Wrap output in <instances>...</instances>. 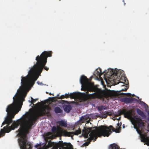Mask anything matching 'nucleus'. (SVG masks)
Segmentation results:
<instances>
[{
    "label": "nucleus",
    "instance_id": "nucleus-36",
    "mask_svg": "<svg viewBox=\"0 0 149 149\" xmlns=\"http://www.w3.org/2000/svg\"><path fill=\"white\" fill-rule=\"evenodd\" d=\"M133 95V96H135V95H134V94L133 95Z\"/></svg>",
    "mask_w": 149,
    "mask_h": 149
},
{
    "label": "nucleus",
    "instance_id": "nucleus-19",
    "mask_svg": "<svg viewBox=\"0 0 149 149\" xmlns=\"http://www.w3.org/2000/svg\"><path fill=\"white\" fill-rule=\"evenodd\" d=\"M57 123L60 126L63 127H66L67 126V123L63 120L58 121L57 122Z\"/></svg>",
    "mask_w": 149,
    "mask_h": 149
},
{
    "label": "nucleus",
    "instance_id": "nucleus-25",
    "mask_svg": "<svg viewBox=\"0 0 149 149\" xmlns=\"http://www.w3.org/2000/svg\"><path fill=\"white\" fill-rule=\"evenodd\" d=\"M65 97V98H68L70 97V94L68 93H65L64 95Z\"/></svg>",
    "mask_w": 149,
    "mask_h": 149
},
{
    "label": "nucleus",
    "instance_id": "nucleus-37",
    "mask_svg": "<svg viewBox=\"0 0 149 149\" xmlns=\"http://www.w3.org/2000/svg\"><path fill=\"white\" fill-rule=\"evenodd\" d=\"M1 135L0 134V137H1Z\"/></svg>",
    "mask_w": 149,
    "mask_h": 149
},
{
    "label": "nucleus",
    "instance_id": "nucleus-1",
    "mask_svg": "<svg viewBox=\"0 0 149 149\" xmlns=\"http://www.w3.org/2000/svg\"><path fill=\"white\" fill-rule=\"evenodd\" d=\"M51 108L48 106H47L42 109L35 113L31 117L25 116L22 118L17 120L16 121H14L11 126L9 127L7 125L6 127L1 129L0 134L2 136L5 134V133L10 132L11 130H14L17 128L20 125V127L17 132H18V135L21 138L19 139V145L23 141H27V134L29 133V130L31 129L32 126L39 118L46 115L50 114L49 111Z\"/></svg>",
    "mask_w": 149,
    "mask_h": 149
},
{
    "label": "nucleus",
    "instance_id": "nucleus-7",
    "mask_svg": "<svg viewBox=\"0 0 149 149\" xmlns=\"http://www.w3.org/2000/svg\"><path fill=\"white\" fill-rule=\"evenodd\" d=\"M104 126H100L98 127H96V130H93L89 134L90 137L87 139L88 142L84 143L83 145L84 146H88L92 140L94 139L93 141H95L97 140L98 137H100L102 136L108 137L109 134L107 133V131L104 129Z\"/></svg>",
    "mask_w": 149,
    "mask_h": 149
},
{
    "label": "nucleus",
    "instance_id": "nucleus-9",
    "mask_svg": "<svg viewBox=\"0 0 149 149\" xmlns=\"http://www.w3.org/2000/svg\"><path fill=\"white\" fill-rule=\"evenodd\" d=\"M81 132V130L80 128H79L78 130H76L75 132H68L66 130L62 131L61 133L62 134L65 136H72V135H77Z\"/></svg>",
    "mask_w": 149,
    "mask_h": 149
},
{
    "label": "nucleus",
    "instance_id": "nucleus-20",
    "mask_svg": "<svg viewBox=\"0 0 149 149\" xmlns=\"http://www.w3.org/2000/svg\"><path fill=\"white\" fill-rule=\"evenodd\" d=\"M54 111L56 113H61L63 111L62 110L58 107H56L54 108Z\"/></svg>",
    "mask_w": 149,
    "mask_h": 149
},
{
    "label": "nucleus",
    "instance_id": "nucleus-21",
    "mask_svg": "<svg viewBox=\"0 0 149 149\" xmlns=\"http://www.w3.org/2000/svg\"><path fill=\"white\" fill-rule=\"evenodd\" d=\"M112 111L111 110H108L105 111L104 112H102V115H107V116H111L112 115Z\"/></svg>",
    "mask_w": 149,
    "mask_h": 149
},
{
    "label": "nucleus",
    "instance_id": "nucleus-16",
    "mask_svg": "<svg viewBox=\"0 0 149 149\" xmlns=\"http://www.w3.org/2000/svg\"><path fill=\"white\" fill-rule=\"evenodd\" d=\"M81 93L79 92H74L70 94V97L71 99L77 98L79 97Z\"/></svg>",
    "mask_w": 149,
    "mask_h": 149
},
{
    "label": "nucleus",
    "instance_id": "nucleus-18",
    "mask_svg": "<svg viewBox=\"0 0 149 149\" xmlns=\"http://www.w3.org/2000/svg\"><path fill=\"white\" fill-rule=\"evenodd\" d=\"M136 111L137 113L143 118H146V115L142 111L138 108L136 109Z\"/></svg>",
    "mask_w": 149,
    "mask_h": 149
},
{
    "label": "nucleus",
    "instance_id": "nucleus-35",
    "mask_svg": "<svg viewBox=\"0 0 149 149\" xmlns=\"http://www.w3.org/2000/svg\"><path fill=\"white\" fill-rule=\"evenodd\" d=\"M61 100L62 101H63V102H65V101H63V100Z\"/></svg>",
    "mask_w": 149,
    "mask_h": 149
},
{
    "label": "nucleus",
    "instance_id": "nucleus-3",
    "mask_svg": "<svg viewBox=\"0 0 149 149\" xmlns=\"http://www.w3.org/2000/svg\"><path fill=\"white\" fill-rule=\"evenodd\" d=\"M21 93V91L18 89L17 92L13 98V103L8 106L6 110L8 116L3 122L1 127L5 124L9 125L13 122L12 119L14 118L15 115L20 110L22 105V102L19 97Z\"/></svg>",
    "mask_w": 149,
    "mask_h": 149
},
{
    "label": "nucleus",
    "instance_id": "nucleus-14",
    "mask_svg": "<svg viewBox=\"0 0 149 149\" xmlns=\"http://www.w3.org/2000/svg\"><path fill=\"white\" fill-rule=\"evenodd\" d=\"M136 99L134 98L124 97L120 99V101L125 103H130L132 102Z\"/></svg>",
    "mask_w": 149,
    "mask_h": 149
},
{
    "label": "nucleus",
    "instance_id": "nucleus-17",
    "mask_svg": "<svg viewBox=\"0 0 149 149\" xmlns=\"http://www.w3.org/2000/svg\"><path fill=\"white\" fill-rule=\"evenodd\" d=\"M63 107L64 111L67 113H69L72 109V107L70 105L64 104Z\"/></svg>",
    "mask_w": 149,
    "mask_h": 149
},
{
    "label": "nucleus",
    "instance_id": "nucleus-24",
    "mask_svg": "<svg viewBox=\"0 0 149 149\" xmlns=\"http://www.w3.org/2000/svg\"><path fill=\"white\" fill-rule=\"evenodd\" d=\"M26 93H24L22 94V96L21 97V98L23 100V101L24 100V97L26 96Z\"/></svg>",
    "mask_w": 149,
    "mask_h": 149
},
{
    "label": "nucleus",
    "instance_id": "nucleus-30",
    "mask_svg": "<svg viewBox=\"0 0 149 149\" xmlns=\"http://www.w3.org/2000/svg\"><path fill=\"white\" fill-rule=\"evenodd\" d=\"M37 83L39 85H41L42 84V83H40L39 81H38L37 82Z\"/></svg>",
    "mask_w": 149,
    "mask_h": 149
},
{
    "label": "nucleus",
    "instance_id": "nucleus-26",
    "mask_svg": "<svg viewBox=\"0 0 149 149\" xmlns=\"http://www.w3.org/2000/svg\"><path fill=\"white\" fill-rule=\"evenodd\" d=\"M58 99H61L65 98V96L64 95H62L61 96L58 97Z\"/></svg>",
    "mask_w": 149,
    "mask_h": 149
},
{
    "label": "nucleus",
    "instance_id": "nucleus-13",
    "mask_svg": "<svg viewBox=\"0 0 149 149\" xmlns=\"http://www.w3.org/2000/svg\"><path fill=\"white\" fill-rule=\"evenodd\" d=\"M109 70L108 71L109 72ZM105 73V74L106 75H110V74H109V72H106L105 71H104L103 72H102V69L100 68H99V69H97L94 72V75L97 76H99V77H100V76L103 74V73Z\"/></svg>",
    "mask_w": 149,
    "mask_h": 149
},
{
    "label": "nucleus",
    "instance_id": "nucleus-31",
    "mask_svg": "<svg viewBox=\"0 0 149 149\" xmlns=\"http://www.w3.org/2000/svg\"><path fill=\"white\" fill-rule=\"evenodd\" d=\"M148 120L149 121V112L148 113Z\"/></svg>",
    "mask_w": 149,
    "mask_h": 149
},
{
    "label": "nucleus",
    "instance_id": "nucleus-5",
    "mask_svg": "<svg viewBox=\"0 0 149 149\" xmlns=\"http://www.w3.org/2000/svg\"><path fill=\"white\" fill-rule=\"evenodd\" d=\"M111 72L110 74H111V77H112V79L113 80V81L115 82L116 84H118L120 83H121V86H125V88L124 89H122L121 90L119 91H111L109 93V95L111 97H119L120 95H128L129 96H131V94L130 93H120L121 91H127V90L128 89V81L127 79L126 78L123 77L124 79L123 81H124V83L123 82V81H121V80H123L122 79L123 77H120V79L119 80H117L118 76H119L118 72L119 71H116V73H115L114 72H113V70L111 69L110 70ZM120 76H119V78L118 79H119Z\"/></svg>",
    "mask_w": 149,
    "mask_h": 149
},
{
    "label": "nucleus",
    "instance_id": "nucleus-28",
    "mask_svg": "<svg viewBox=\"0 0 149 149\" xmlns=\"http://www.w3.org/2000/svg\"><path fill=\"white\" fill-rule=\"evenodd\" d=\"M40 145L39 144H37L35 146V147L36 148H38V147H40Z\"/></svg>",
    "mask_w": 149,
    "mask_h": 149
},
{
    "label": "nucleus",
    "instance_id": "nucleus-22",
    "mask_svg": "<svg viewBox=\"0 0 149 149\" xmlns=\"http://www.w3.org/2000/svg\"><path fill=\"white\" fill-rule=\"evenodd\" d=\"M107 109V107H105L103 105H101L99 106L97 108L98 110L100 111V113L102 114V113L100 112V111L103 110H106Z\"/></svg>",
    "mask_w": 149,
    "mask_h": 149
},
{
    "label": "nucleus",
    "instance_id": "nucleus-8",
    "mask_svg": "<svg viewBox=\"0 0 149 149\" xmlns=\"http://www.w3.org/2000/svg\"><path fill=\"white\" fill-rule=\"evenodd\" d=\"M122 123L121 122H120V123H118L117 124V125L118 126H119V127L118 128L117 127L116 129L114 128L111 125H110L108 127L105 125H101V126H104L105 127L104 129L105 130H106V131H107V133L109 134V136L112 133V131H111V129L112 131L113 132H114L117 133L120 132V127Z\"/></svg>",
    "mask_w": 149,
    "mask_h": 149
},
{
    "label": "nucleus",
    "instance_id": "nucleus-34",
    "mask_svg": "<svg viewBox=\"0 0 149 149\" xmlns=\"http://www.w3.org/2000/svg\"><path fill=\"white\" fill-rule=\"evenodd\" d=\"M123 128H125V125H123Z\"/></svg>",
    "mask_w": 149,
    "mask_h": 149
},
{
    "label": "nucleus",
    "instance_id": "nucleus-11",
    "mask_svg": "<svg viewBox=\"0 0 149 149\" xmlns=\"http://www.w3.org/2000/svg\"><path fill=\"white\" fill-rule=\"evenodd\" d=\"M80 82L81 85L84 86V88L90 83L87 77L83 75L80 77Z\"/></svg>",
    "mask_w": 149,
    "mask_h": 149
},
{
    "label": "nucleus",
    "instance_id": "nucleus-10",
    "mask_svg": "<svg viewBox=\"0 0 149 149\" xmlns=\"http://www.w3.org/2000/svg\"><path fill=\"white\" fill-rule=\"evenodd\" d=\"M21 149H31L32 148V144L30 142L26 141H23L19 145Z\"/></svg>",
    "mask_w": 149,
    "mask_h": 149
},
{
    "label": "nucleus",
    "instance_id": "nucleus-27",
    "mask_svg": "<svg viewBox=\"0 0 149 149\" xmlns=\"http://www.w3.org/2000/svg\"><path fill=\"white\" fill-rule=\"evenodd\" d=\"M81 90L84 91H87V90H86L84 88V86L82 85V88H81Z\"/></svg>",
    "mask_w": 149,
    "mask_h": 149
},
{
    "label": "nucleus",
    "instance_id": "nucleus-2",
    "mask_svg": "<svg viewBox=\"0 0 149 149\" xmlns=\"http://www.w3.org/2000/svg\"><path fill=\"white\" fill-rule=\"evenodd\" d=\"M52 56L51 51H44L43 52L40 56L38 55L36 58L37 61L36 63L33 66L29 71L30 74L26 77H22L21 84L22 86L26 87L31 85L33 84L34 82L38 78L32 76V75L35 72H37L40 74L44 68L45 70L48 71L49 68L45 66L48 57Z\"/></svg>",
    "mask_w": 149,
    "mask_h": 149
},
{
    "label": "nucleus",
    "instance_id": "nucleus-4",
    "mask_svg": "<svg viewBox=\"0 0 149 149\" xmlns=\"http://www.w3.org/2000/svg\"><path fill=\"white\" fill-rule=\"evenodd\" d=\"M85 88L87 90L86 93H88V92L95 93L91 94H86L85 93H83L82 99L84 101L96 98L104 100V98L108 96V93L106 91L104 90H101L94 86L93 83H90Z\"/></svg>",
    "mask_w": 149,
    "mask_h": 149
},
{
    "label": "nucleus",
    "instance_id": "nucleus-32",
    "mask_svg": "<svg viewBox=\"0 0 149 149\" xmlns=\"http://www.w3.org/2000/svg\"><path fill=\"white\" fill-rule=\"evenodd\" d=\"M49 95H53L54 96V95L53 94H52L51 93H49Z\"/></svg>",
    "mask_w": 149,
    "mask_h": 149
},
{
    "label": "nucleus",
    "instance_id": "nucleus-15",
    "mask_svg": "<svg viewBox=\"0 0 149 149\" xmlns=\"http://www.w3.org/2000/svg\"><path fill=\"white\" fill-rule=\"evenodd\" d=\"M61 129V128L59 126H54L52 127L51 131L52 133L54 134H58L60 132Z\"/></svg>",
    "mask_w": 149,
    "mask_h": 149
},
{
    "label": "nucleus",
    "instance_id": "nucleus-12",
    "mask_svg": "<svg viewBox=\"0 0 149 149\" xmlns=\"http://www.w3.org/2000/svg\"><path fill=\"white\" fill-rule=\"evenodd\" d=\"M92 128L89 127L87 129H85L84 127V129L82 131V134L85 138H87L88 137V135L91 132Z\"/></svg>",
    "mask_w": 149,
    "mask_h": 149
},
{
    "label": "nucleus",
    "instance_id": "nucleus-29",
    "mask_svg": "<svg viewBox=\"0 0 149 149\" xmlns=\"http://www.w3.org/2000/svg\"><path fill=\"white\" fill-rule=\"evenodd\" d=\"M104 115V116H103V118H107V115Z\"/></svg>",
    "mask_w": 149,
    "mask_h": 149
},
{
    "label": "nucleus",
    "instance_id": "nucleus-6",
    "mask_svg": "<svg viewBox=\"0 0 149 149\" xmlns=\"http://www.w3.org/2000/svg\"><path fill=\"white\" fill-rule=\"evenodd\" d=\"M133 111L132 110L127 111L125 109H123L121 111H118L116 116H119L123 114L124 117L128 119L131 118L133 125L138 128H140L144 126V123L140 117H138L136 116L132 117Z\"/></svg>",
    "mask_w": 149,
    "mask_h": 149
},
{
    "label": "nucleus",
    "instance_id": "nucleus-33",
    "mask_svg": "<svg viewBox=\"0 0 149 149\" xmlns=\"http://www.w3.org/2000/svg\"><path fill=\"white\" fill-rule=\"evenodd\" d=\"M120 117H119V118H118V120H120Z\"/></svg>",
    "mask_w": 149,
    "mask_h": 149
},
{
    "label": "nucleus",
    "instance_id": "nucleus-23",
    "mask_svg": "<svg viewBox=\"0 0 149 149\" xmlns=\"http://www.w3.org/2000/svg\"><path fill=\"white\" fill-rule=\"evenodd\" d=\"M38 100V99H33L32 97H31V103L33 104L36 101Z\"/></svg>",
    "mask_w": 149,
    "mask_h": 149
}]
</instances>
